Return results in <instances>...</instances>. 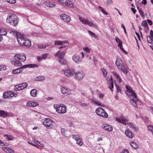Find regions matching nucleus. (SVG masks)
<instances>
[{
    "label": "nucleus",
    "mask_w": 153,
    "mask_h": 153,
    "mask_svg": "<svg viewBox=\"0 0 153 153\" xmlns=\"http://www.w3.org/2000/svg\"><path fill=\"white\" fill-rule=\"evenodd\" d=\"M115 40L116 42L118 44V46L119 47L122 46V42L119 38L116 37Z\"/></svg>",
    "instance_id": "473e14b6"
},
{
    "label": "nucleus",
    "mask_w": 153,
    "mask_h": 153,
    "mask_svg": "<svg viewBox=\"0 0 153 153\" xmlns=\"http://www.w3.org/2000/svg\"><path fill=\"white\" fill-rule=\"evenodd\" d=\"M26 59V56L24 54H16L14 56V60H12L11 62L15 66H20L22 65L21 62H24Z\"/></svg>",
    "instance_id": "f257e3e1"
},
{
    "label": "nucleus",
    "mask_w": 153,
    "mask_h": 153,
    "mask_svg": "<svg viewBox=\"0 0 153 153\" xmlns=\"http://www.w3.org/2000/svg\"><path fill=\"white\" fill-rule=\"evenodd\" d=\"M137 7L141 16L142 17H144V12L138 6H137Z\"/></svg>",
    "instance_id": "4c0bfd02"
},
{
    "label": "nucleus",
    "mask_w": 153,
    "mask_h": 153,
    "mask_svg": "<svg viewBox=\"0 0 153 153\" xmlns=\"http://www.w3.org/2000/svg\"><path fill=\"white\" fill-rule=\"evenodd\" d=\"M148 130L151 131L153 134V126H152L149 125L147 126Z\"/></svg>",
    "instance_id": "09e8293b"
},
{
    "label": "nucleus",
    "mask_w": 153,
    "mask_h": 153,
    "mask_svg": "<svg viewBox=\"0 0 153 153\" xmlns=\"http://www.w3.org/2000/svg\"><path fill=\"white\" fill-rule=\"evenodd\" d=\"M121 153H129V152L127 149H124L122 150Z\"/></svg>",
    "instance_id": "13d9d810"
},
{
    "label": "nucleus",
    "mask_w": 153,
    "mask_h": 153,
    "mask_svg": "<svg viewBox=\"0 0 153 153\" xmlns=\"http://www.w3.org/2000/svg\"><path fill=\"white\" fill-rule=\"evenodd\" d=\"M72 59L74 62L78 63L81 61V60L80 57L78 56L74 55L72 57Z\"/></svg>",
    "instance_id": "a878e982"
},
{
    "label": "nucleus",
    "mask_w": 153,
    "mask_h": 153,
    "mask_svg": "<svg viewBox=\"0 0 153 153\" xmlns=\"http://www.w3.org/2000/svg\"><path fill=\"white\" fill-rule=\"evenodd\" d=\"M54 108L56 109V111L60 114H64L66 112L67 108L66 106L64 104L60 105L55 104Z\"/></svg>",
    "instance_id": "423d86ee"
},
{
    "label": "nucleus",
    "mask_w": 153,
    "mask_h": 153,
    "mask_svg": "<svg viewBox=\"0 0 153 153\" xmlns=\"http://www.w3.org/2000/svg\"><path fill=\"white\" fill-rule=\"evenodd\" d=\"M84 76L83 73L81 72H76L75 73V78L78 80L82 79Z\"/></svg>",
    "instance_id": "f3484780"
},
{
    "label": "nucleus",
    "mask_w": 153,
    "mask_h": 153,
    "mask_svg": "<svg viewBox=\"0 0 153 153\" xmlns=\"http://www.w3.org/2000/svg\"><path fill=\"white\" fill-rule=\"evenodd\" d=\"M95 111L96 114L100 116L105 118H107L108 117V114L105 110L102 108L99 107L97 108Z\"/></svg>",
    "instance_id": "6e6552de"
},
{
    "label": "nucleus",
    "mask_w": 153,
    "mask_h": 153,
    "mask_svg": "<svg viewBox=\"0 0 153 153\" xmlns=\"http://www.w3.org/2000/svg\"><path fill=\"white\" fill-rule=\"evenodd\" d=\"M125 134L127 136L130 138L132 137V135H134V134H132L131 132L129 130H126L125 132Z\"/></svg>",
    "instance_id": "7c9ffc66"
},
{
    "label": "nucleus",
    "mask_w": 153,
    "mask_h": 153,
    "mask_svg": "<svg viewBox=\"0 0 153 153\" xmlns=\"http://www.w3.org/2000/svg\"><path fill=\"white\" fill-rule=\"evenodd\" d=\"M54 123L49 118H46L43 122V124L45 126L48 127L49 129L53 127Z\"/></svg>",
    "instance_id": "1a4fd4ad"
},
{
    "label": "nucleus",
    "mask_w": 153,
    "mask_h": 153,
    "mask_svg": "<svg viewBox=\"0 0 153 153\" xmlns=\"http://www.w3.org/2000/svg\"><path fill=\"white\" fill-rule=\"evenodd\" d=\"M27 106L29 107H35L39 105L38 102L34 101H28L26 103Z\"/></svg>",
    "instance_id": "a211bd4d"
},
{
    "label": "nucleus",
    "mask_w": 153,
    "mask_h": 153,
    "mask_svg": "<svg viewBox=\"0 0 153 153\" xmlns=\"http://www.w3.org/2000/svg\"><path fill=\"white\" fill-rule=\"evenodd\" d=\"M108 78L109 79V82H111L112 81V82H113L112 78L111 77L110 78L109 77H107V79H108Z\"/></svg>",
    "instance_id": "0e129e2a"
},
{
    "label": "nucleus",
    "mask_w": 153,
    "mask_h": 153,
    "mask_svg": "<svg viewBox=\"0 0 153 153\" xmlns=\"http://www.w3.org/2000/svg\"><path fill=\"white\" fill-rule=\"evenodd\" d=\"M45 5L49 7H52L55 6V3L53 2L46 1L45 3Z\"/></svg>",
    "instance_id": "bb28decb"
},
{
    "label": "nucleus",
    "mask_w": 153,
    "mask_h": 153,
    "mask_svg": "<svg viewBox=\"0 0 153 153\" xmlns=\"http://www.w3.org/2000/svg\"><path fill=\"white\" fill-rule=\"evenodd\" d=\"M109 88L110 89V90L111 91H112V88H114V84L113 82H109Z\"/></svg>",
    "instance_id": "de8ad7c7"
},
{
    "label": "nucleus",
    "mask_w": 153,
    "mask_h": 153,
    "mask_svg": "<svg viewBox=\"0 0 153 153\" xmlns=\"http://www.w3.org/2000/svg\"><path fill=\"white\" fill-rule=\"evenodd\" d=\"M2 149L7 153H14V151L13 150L8 147H2Z\"/></svg>",
    "instance_id": "b1692460"
},
{
    "label": "nucleus",
    "mask_w": 153,
    "mask_h": 153,
    "mask_svg": "<svg viewBox=\"0 0 153 153\" xmlns=\"http://www.w3.org/2000/svg\"><path fill=\"white\" fill-rule=\"evenodd\" d=\"M112 74L114 75L115 77L116 78H117V79H118V78H119V77H120L119 75L115 72H113Z\"/></svg>",
    "instance_id": "864d4df0"
},
{
    "label": "nucleus",
    "mask_w": 153,
    "mask_h": 153,
    "mask_svg": "<svg viewBox=\"0 0 153 153\" xmlns=\"http://www.w3.org/2000/svg\"><path fill=\"white\" fill-rule=\"evenodd\" d=\"M141 2L144 5H146L147 4V1L146 0H143Z\"/></svg>",
    "instance_id": "774afa93"
},
{
    "label": "nucleus",
    "mask_w": 153,
    "mask_h": 153,
    "mask_svg": "<svg viewBox=\"0 0 153 153\" xmlns=\"http://www.w3.org/2000/svg\"><path fill=\"white\" fill-rule=\"evenodd\" d=\"M45 77L44 76H39L36 78L35 80L36 81H41L45 80Z\"/></svg>",
    "instance_id": "2f4dec72"
},
{
    "label": "nucleus",
    "mask_w": 153,
    "mask_h": 153,
    "mask_svg": "<svg viewBox=\"0 0 153 153\" xmlns=\"http://www.w3.org/2000/svg\"><path fill=\"white\" fill-rule=\"evenodd\" d=\"M58 61L61 65H65L67 64V61L65 59H63V58L62 59H59Z\"/></svg>",
    "instance_id": "c9c22d12"
},
{
    "label": "nucleus",
    "mask_w": 153,
    "mask_h": 153,
    "mask_svg": "<svg viewBox=\"0 0 153 153\" xmlns=\"http://www.w3.org/2000/svg\"><path fill=\"white\" fill-rule=\"evenodd\" d=\"M102 72L104 76V77H106L107 75V72L104 69H102Z\"/></svg>",
    "instance_id": "3c124183"
},
{
    "label": "nucleus",
    "mask_w": 153,
    "mask_h": 153,
    "mask_svg": "<svg viewBox=\"0 0 153 153\" xmlns=\"http://www.w3.org/2000/svg\"><path fill=\"white\" fill-rule=\"evenodd\" d=\"M76 143L79 146H82L83 144V142L82 141V139L81 138L79 139V140L77 141Z\"/></svg>",
    "instance_id": "a18cd8bd"
},
{
    "label": "nucleus",
    "mask_w": 153,
    "mask_h": 153,
    "mask_svg": "<svg viewBox=\"0 0 153 153\" xmlns=\"http://www.w3.org/2000/svg\"><path fill=\"white\" fill-rule=\"evenodd\" d=\"M48 55V54H45L42 56V57L43 58V59H45L47 57Z\"/></svg>",
    "instance_id": "6e6d98bb"
},
{
    "label": "nucleus",
    "mask_w": 153,
    "mask_h": 153,
    "mask_svg": "<svg viewBox=\"0 0 153 153\" xmlns=\"http://www.w3.org/2000/svg\"><path fill=\"white\" fill-rule=\"evenodd\" d=\"M7 34V32L3 29H0V35H1V36H5Z\"/></svg>",
    "instance_id": "79ce46f5"
},
{
    "label": "nucleus",
    "mask_w": 153,
    "mask_h": 153,
    "mask_svg": "<svg viewBox=\"0 0 153 153\" xmlns=\"http://www.w3.org/2000/svg\"><path fill=\"white\" fill-rule=\"evenodd\" d=\"M18 41L19 44L21 46L29 47L31 45V42L28 39H26L25 36L23 35L20 39H18Z\"/></svg>",
    "instance_id": "39448f33"
},
{
    "label": "nucleus",
    "mask_w": 153,
    "mask_h": 153,
    "mask_svg": "<svg viewBox=\"0 0 153 153\" xmlns=\"http://www.w3.org/2000/svg\"><path fill=\"white\" fill-rule=\"evenodd\" d=\"M7 22L12 25L16 26L18 25V19L17 16L14 14H13L9 15L7 19Z\"/></svg>",
    "instance_id": "7ed1b4c3"
},
{
    "label": "nucleus",
    "mask_w": 153,
    "mask_h": 153,
    "mask_svg": "<svg viewBox=\"0 0 153 153\" xmlns=\"http://www.w3.org/2000/svg\"><path fill=\"white\" fill-rule=\"evenodd\" d=\"M25 66L23 65L20 68H18L17 69L13 70L12 71V73L13 74H16L18 73H19L22 71L23 69L25 68Z\"/></svg>",
    "instance_id": "412c9836"
},
{
    "label": "nucleus",
    "mask_w": 153,
    "mask_h": 153,
    "mask_svg": "<svg viewBox=\"0 0 153 153\" xmlns=\"http://www.w3.org/2000/svg\"><path fill=\"white\" fill-rule=\"evenodd\" d=\"M116 120L119 123H122L124 126L126 125V122L128 121V120L127 119L123 116H121L120 118H117Z\"/></svg>",
    "instance_id": "f8f14e48"
},
{
    "label": "nucleus",
    "mask_w": 153,
    "mask_h": 153,
    "mask_svg": "<svg viewBox=\"0 0 153 153\" xmlns=\"http://www.w3.org/2000/svg\"><path fill=\"white\" fill-rule=\"evenodd\" d=\"M60 17L64 22H69L71 21V18L69 16L65 14H62L60 15Z\"/></svg>",
    "instance_id": "4468645a"
},
{
    "label": "nucleus",
    "mask_w": 153,
    "mask_h": 153,
    "mask_svg": "<svg viewBox=\"0 0 153 153\" xmlns=\"http://www.w3.org/2000/svg\"><path fill=\"white\" fill-rule=\"evenodd\" d=\"M33 140L34 142L37 145L41 147L44 146L43 144L41 143L39 141L36 140L35 139H34Z\"/></svg>",
    "instance_id": "37998d69"
},
{
    "label": "nucleus",
    "mask_w": 153,
    "mask_h": 153,
    "mask_svg": "<svg viewBox=\"0 0 153 153\" xmlns=\"http://www.w3.org/2000/svg\"><path fill=\"white\" fill-rule=\"evenodd\" d=\"M24 66H25V68H38L39 67V65H37L32 64L26 65H24Z\"/></svg>",
    "instance_id": "c756f323"
},
{
    "label": "nucleus",
    "mask_w": 153,
    "mask_h": 153,
    "mask_svg": "<svg viewBox=\"0 0 153 153\" xmlns=\"http://www.w3.org/2000/svg\"><path fill=\"white\" fill-rule=\"evenodd\" d=\"M37 94L36 90V89H33L30 92V94L33 97H36Z\"/></svg>",
    "instance_id": "72a5a7b5"
},
{
    "label": "nucleus",
    "mask_w": 153,
    "mask_h": 153,
    "mask_svg": "<svg viewBox=\"0 0 153 153\" xmlns=\"http://www.w3.org/2000/svg\"><path fill=\"white\" fill-rule=\"evenodd\" d=\"M126 88L127 91H126V94L127 95H128L127 93V92L130 93L133 96V97L135 98H133L132 99H131L130 100V102L133 105L134 102H136L138 100V99L137 98V96L135 92L132 89V88L130 86L127 85L126 86Z\"/></svg>",
    "instance_id": "20e7f679"
},
{
    "label": "nucleus",
    "mask_w": 153,
    "mask_h": 153,
    "mask_svg": "<svg viewBox=\"0 0 153 153\" xmlns=\"http://www.w3.org/2000/svg\"><path fill=\"white\" fill-rule=\"evenodd\" d=\"M59 2L64 5L67 6L69 7H74L73 4L71 1L68 0H58Z\"/></svg>",
    "instance_id": "9b49d317"
},
{
    "label": "nucleus",
    "mask_w": 153,
    "mask_h": 153,
    "mask_svg": "<svg viewBox=\"0 0 153 153\" xmlns=\"http://www.w3.org/2000/svg\"><path fill=\"white\" fill-rule=\"evenodd\" d=\"M32 35L35 36H40L41 35V33H33Z\"/></svg>",
    "instance_id": "5fc2aeb1"
},
{
    "label": "nucleus",
    "mask_w": 153,
    "mask_h": 153,
    "mask_svg": "<svg viewBox=\"0 0 153 153\" xmlns=\"http://www.w3.org/2000/svg\"><path fill=\"white\" fill-rule=\"evenodd\" d=\"M131 145L132 148H134L135 149H136L138 148V145L137 144L134 142H131Z\"/></svg>",
    "instance_id": "e433bc0d"
},
{
    "label": "nucleus",
    "mask_w": 153,
    "mask_h": 153,
    "mask_svg": "<svg viewBox=\"0 0 153 153\" xmlns=\"http://www.w3.org/2000/svg\"><path fill=\"white\" fill-rule=\"evenodd\" d=\"M66 122L70 126H72L73 125V123L72 122L69 120H67Z\"/></svg>",
    "instance_id": "603ef678"
},
{
    "label": "nucleus",
    "mask_w": 153,
    "mask_h": 153,
    "mask_svg": "<svg viewBox=\"0 0 153 153\" xmlns=\"http://www.w3.org/2000/svg\"><path fill=\"white\" fill-rule=\"evenodd\" d=\"M142 25L143 26H144L147 29H149V28L147 25V24L146 21H143L142 23Z\"/></svg>",
    "instance_id": "c03bdc74"
},
{
    "label": "nucleus",
    "mask_w": 153,
    "mask_h": 153,
    "mask_svg": "<svg viewBox=\"0 0 153 153\" xmlns=\"http://www.w3.org/2000/svg\"><path fill=\"white\" fill-rule=\"evenodd\" d=\"M115 63L118 68L120 69L125 74H127L128 73V67L125 65L121 59L117 58Z\"/></svg>",
    "instance_id": "f03ea898"
},
{
    "label": "nucleus",
    "mask_w": 153,
    "mask_h": 153,
    "mask_svg": "<svg viewBox=\"0 0 153 153\" xmlns=\"http://www.w3.org/2000/svg\"><path fill=\"white\" fill-rule=\"evenodd\" d=\"M102 128L105 130L109 131H111L112 130V128L110 126L105 124H102L101 125Z\"/></svg>",
    "instance_id": "aec40b11"
},
{
    "label": "nucleus",
    "mask_w": 153,
    "mask_h": 153,
    "mask_svg": "<svg viewBox=\"0 0 153 153\" xmlns=\"http://www.w3.org/2000/svg\"><path fill=\"white\" fill-rule=\"evenodd\" d=\"M65 55V53L64 52H60L59 51L56 54L55 56H57L59 59H63Z\"/></svg>",
    "instance_id": "5701e85b"
},
{
    "label": "nucleus",
    "mask_w": 153,
    "mask_h": 153,
    "mask_svg": "<svg viewBox=\"0 0 153 153\" xmlns=\"http://www.w3.org/2000/svg\"><path fill=\"white\" fill-rule=\"evenodd\" d=\"M116 88H117V91L118 92L121 93V90L120 89V88L119 86L116 85Z\"/></svg>",
    "instance_id": "052dcab7"
},
{
    "label": "nucleus",
    "mask_w": 153,
    "mask_h": 153,
    "mask_svg": "<svg viewBox=\"0 0 153 153\" xmlns=\"http://www.w3.org/2000/svg\"><path fill=\"white\" fill-rule=\"evenodd\" d=\"M13 96H15V94L10 92H5L3 93V97L4 99L10 98Z\"/></svg>",
    "instance_id": "2eb2a0df"
},
{
    "label": "nucleus",
    "mask_w": 153,
    "mask_h": 153,
    "mask_svg": "<svg viewBox=\"0 0 153 153\" xmlns=\"http://www.w3.org/2000/svg\"><path fill=\"white\" fill-rule=\"evenodd\" d=\"M78 137H80V136L78 134H73L72 135V137L74 139H75V137L77 138Z\"/></svg>",
    "instance_id": "bf43d9fd"
},
{
    "label": "nucleus",
    "mask_w": 153,
    "mask_h": 153,
    "mask_svg": "<svg viewBox=\"0 0 153 153\" xmlns=\"http://www.w3.org/2000/svg\"><path fill=\"white\" fill-rule=\"evenodd\" d=\"M20 90H22L27 87V84L26 83H23L18 85Z\"/></svg>",
    "instance_id": "c85d7f7f"
},
{
    "label": "nucleus",
    "mask_w": 153,
    "mask_h": 153,
    "mask_svg": "<svg viewBox=\"0 0 153 153\" xmlns=\"http://www.w3.org/2000/svg\"><path fill=\"white\" fill-rule=\"evenodd\" d=\"M104 96V95L102 93L100 94L99 95V97L100 98H102Z\"/></svg>",
    "instance_id": "69168bd1"
},
{
    "label": "nucleus",
    "mask_w": 153,
    "mask_h": 153,
    "mask_svg": "<svg viewBox=\"0 0 153 153\" xmlns=\"http://www.w3.org/2000/svg\"><path fill=\"white\" fill-rule=\"evenodd\" d=\"M48 46H49V45L47 44L45 45L41 44L37 45L38 48L40 49H45Z\"/></svg>",
    "instance_id": "f704fd0d"
},
{
    "label": "nucleus",
    "mask_w": 153,
    "mask_h": 153,
    "mask_svg": "<svg viewBox=\"0 0 153 153\" xmlns=\"http://www.w3.org/2000/svg\"><path fill=\"white\" fill-rule=\"evenodd\" d=\"M83 50H84L85 52L89 53L90 52L89 49L88 48H84Z\"/></svg>",
    "instance_id": "4d7b16f0"
},
{
    "label": "nucleus",
    "mask_w": 153,
    "mask_h": 153,
    "mask_svg": "<svg viewBox=\"0 0 153 153\" xmlns=\"http://www.w3.org/2000/svg\"><path fill=\"white\" fill-rule=\"evenodd\" d=\"M37 59L39 61H41L43 59L42 56L38 57Z\"/></svg>",
    "instance_id": "338daca9"
},
{
    "label": "nucleus",
    "mask_w": 153,
    "mask_h": 153,
    "mask_svg": "<svg viewBox=\"0 0 153 153\" xmlns=\"http://www.w3.org/2000/svg\"><path fill=\"white\" fill-rule=\"evenodd\" d=\"M10 34H11L12 35L15 36L16 37L18 41L19 40L18 39H20L22 37V36L23 35L21 33L15 31H10Z\"/></svg>",
    "instance_id": "dca6fc26"
},
{
    "label": "nucleus",
    "mask_w": 153,
    "mask_h": 153,
    "mask_svg": "<svg viewBox=\"0 0 153 153\" xmlns=\"http://www.w3.org/2000/svg\"><path fill=\"white\" fill-rule=\"evenodd\" d=\"M4 137H5L6 139L7 140H12L13 139V138L10 135L4 134Z\"/></svg>",
    "instance_id": "58836bf2"
},
{
    "label": "nucleus",
    "mask_w": 153,
    "mask_h": 153,
    "mask_svg": "<svg viewBox=\"0 0 153 153\" xmlns=\"http://www.w3.org/2000/svg\"><path fill=\"white\" fill-rule=\"evenodd\" d=\"M91 102L92 103H94L96 105H97L99 106H103V105L100 102L95 100L94 98H93L91 99Z\"/></svg>",
    "instance_id": "cd10ccee"
},
{
    "label": "nucleus",
    "mask_w": 153,
    "mask_h": 153,
    "mask_svg": "<svg viewBox=\"0 0 153 153\" xmlns=\"http://www.w3.org/2000/svg\"><path fill=\"white\" fill-rule=\"evenodd\" d=\"M128 125L134 131H137L138 130V128L135 125H134L131 123H128Z\"/></svg>",
    "instance_id": "393cba45"
},
{
    "label": "nucleus",
    "mask_w": 153,
    "mask_h": 153,
    "mask_svg": "<svg viewBox=\"0 0 153 153\" xmlns=\"http://www.w3.org/2000/svg\"><path fill=\"white\" fill-rule=\"evenodd\" d=\"M88 32L93 37H94L96 39H98V38L96 35L94 33L92 32L90 30H88Z\"/></svg>",
    "instance_id": "ea45409f"
},
{
    "label": "nucleus",
    "mask_w": 153,
    "mask_h": 153,
    "mask_svg": "<svg viewBox=\"0 0 153 153\" xmlns=\"http://www.w3.org/2000/svg\"><path fill=\"white\" fill-rule=\"evenodd\" d=\"M75 72L74 70L72 68L67 69L64 71V74L68 77H71Z\"/></svg>",
    "instance_id": "9d476101"
},
{
    "label": "nucleus",
    "mask_w": 153,
    "mask_h": 153,
    "mask_svg": "<svg viewBox=\"0 0 153 153\" xmlns=\"http://www.w3.org/2000/svg\"><path fill=\"white\" fill-rule=\"evenodd\" d=\"M147 42L150 44H152L153 42V39L151 37L148 36L147 37Z\"/></svg>",
    "instance_id": "a19ab883"
},
{
    "label": "nucleus",
    "mask_w": 153,
    "mask_h": 153,
    "mask_svg": "<svg viewBox=\"0 0 153 153\" xmlns=\"http://www.w3.org/2000/svg\"><path fill=\"white\" fill-rule=\"evenodd\" d=\"M98 8L104 14L107 15V13L105 10L101 7L99 6Z\"/></svg>",
    "instance_id": "49530a36"
},
{
    "label": "nucleus",
    "mask_w": 153,
    "mask_h": 153,
    "mask_svg": "<svg viewBox=\"0 0 153 153\" xmlns=\"http://www.w3.org/2000/svg\"><path fill=\"white\" fill-rule=\"evenodd\" d=\"M121 27L123 28L124 30V32L125 33H126V28L124 26V25L123 24H121Z\"/></svg>",
    "instance_id": "680f3d73"
},
{
    "label": "nucleus",
    "mask_w": 153,
    "mask_h": 153,
    "mask_svg": "<svg viewBox=\"0 0 153 153\" xmlns=\"http://www.w3.org/2000/svg\"><path fill=\"white\" fill-rule=\"evenodd\" d=\"M19 86L18 85L15 86L14 88V90L15 91H18L20 90L19 87Z\"/></svg>",
    "instance_id": "8fccbe9b"
},
{
    "label": "nucleus",
    "mask_w": 153,
    "mask_h": 153,
    "mask_svg": "<svg viewBox=\"0 0 153 153\" xmlns=\"http://www.w3.org/2000/svg\"><path fill=\"white\" fill-rule=\"evenodd\" d=\"M65 43L69 44L68 41H61L59 40H57L54 42V45L57 46H62Z\"/></svg>",
    "instance_id": "4be33fe9"
},
{
    "label": "nucleus",
    "mask_w": 153,
    "mask_h": 153,
    "mask_svg": "<svg viewBox=\"0 0 153 153\" xmlns=\"http://www.w3.org/2000/svg\"><path fill=\"white\" fill-rule=\"evenodd\" d=\"M147 21L149 25H152V22L151 20L147 19Z\"/></svg>",
    "instance_id": "e2e57ef3"
},
{
    "label": "nucleus",
    "mask_w": 153,
    "mask_h": 153,
    "mask_svg": "<svg viewBox=\"0 0 153 153\" xmlns=\"http://www.w3.org/2000/svg\"><path fill=\"white\" fill-rule=\"evenodd\" d=\"M79 20L83 24L88 25L90 27H93L96 29H97L98 28V26L96 24H94L91 21H89L87 19L82 18L79 16Z\"/></svg>",
    "instance_id": "0eeeda50"
},
{
    "label": "nucleus",
    "mask_w": 153,
    "mask_h": 153,
    "mask_svg": "<svg viewBox=\"0 0 153 153\" xmlns=\"http://www.w3.org/2000/svg\"><path fill=\"white\" fill-rule=\"evenodd\" d=\"M61 90L62 94H72L73 91L72 90H69L65 87H61Z\"/></svg>",
    "instance_id": "ddd939ff"
},
{
    "label": "nucleus",
    "mask_w": 153,
    "mask_h": 153,
    "mask_svg": "<svg viewBox=\"0 0 153 153\" xmlns=\"http://www.w3.org/2000/svg\"><path fill=\"white\" fill-rule=\"evenodd\" d=\"M11 116V114L10 113H7L3 110L0 111V117L3 118H6L7 117H10Z\"/></svg>",
    "instance_id": "6ab92c4d"
}]
</instances>
